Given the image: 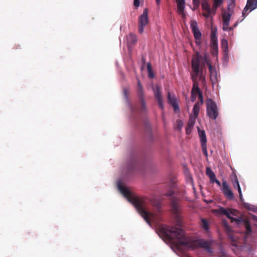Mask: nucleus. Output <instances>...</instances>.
<instances>
[{"mask_svg": "<svg viewBox=\"0 0 257 257\" xmlns=\"http://www.w3.org/2000/svg\"><path fill=\"white\" fill-rule=\"evenodd\" d=\"M174 191L170 190L167 192L165 195L171 197V207L172 212L176 216H178L180 212V206L179 203V200L178 198L174 197L173 195Z\"/></svg>", "mask_w": 257, "mask_h": 257, "instance_id": "nucleus-7", "label": "nucleus"}, {"mask_svg": "<svg viewBox=\"0 0 257 257\" xmlns=\"http://www.w3.org/2000/svg\"><path fill=\"white\" fill-rule=\"evenodd\" d=\"M206 175L209 177V178H211V176H214L215 175L214 172H212L211 169L209 167L206 168Z\"/></svg>", "mask_w": 257, "mask_h": 257, "instance_id": "nucleus-32", "label": "nucleus"}, {"mask_svg": "<svg viewBox=\"0 0 257 257\" xmlns=\"http://www.w3.org/2000/svg\"><path fill=\"white\" fill-rule=\"evenodd\" d=\"M168 99L169 101V102L172 105V106L173 107L175 111L179 110V106L177 103L176 99L175 98L174 96H171V93L170 92H168Z\"/></svg>", "mask_w": 257, "mask_h": 257, "instance_id": "nucleus-18", "label": "nucleus"}, {"mask_svg": "<svg viewBox=\"0 0 257 257\" xmlns=\"http://www.w3.org/2000/svg\"><path fill=\"white\" fill-rule=\"evenodd\" d=\"M200 4V0H193V8L192 10L193 11H195L197 9H198L199 7Z\"/></svg>", "mask_w": 257, "mask_h": 257, "instance_id": "nucleus-29", "label": "nucleus"}, {"mask_svg": "<svg viewBox=\"0 0 257 257\" xmlns=\"http://www.w3.org/2000/svg\"><path fill=\"white\" fill-rule=\"evenodd\" d=\"M198 98L200 100V105H201L203 103V97L202 93H199V94H198Z\"/></svg>", "mask_w": 257, "mask_h": 257, "instance_id": "nucleus-35", "label": "nucleus"}, {"mask_svg": "<svg viewBox=\"0 0 257 257\" xmlns=\"http://www.w3.org/2000/svg\"><path fill=\"white\" fill-rule=\"evenodd\" d=\"M206 115L212 120H215L218 116L219 110L216 102L211 98L206 100Z\"/></svg>", "mask_w": 257, "mask_h": 257, "instance_id": "nucleus-5", "label": "nucleus"}, {"mask_svg": "<svg viewBox=\"0 0 257 257\" xmlns=\"http://www.w3.org/2000/svg\"><path fill=\"white\" fill-rule=\"evenodd\" d=\"M153 205L156 207V209H157L158 211H160V209H161V205L159 202H157L153 204Z\"/></svg>", "mask_w": 257, "mask_h": 257, "instance_id": "nucleus-36", "label": "nucleus"}, {"mask_svg": "<svg viewBox=\"0 0 257 257\" xmlns=\"http://www.w3.org/2000/svg\"><path fill=\"white\" fill-rule=\"evenodd\" d=\"M153 90L155 97L158 103L159 106L161 109H163L164 108V104L161 88L159 86H156V87L153 89Z\"/></svg>", "mask_w": 257, "mask_h": 257, "instance_id": "nucleus-12", "label": "nucleus"}, {"mask_svg": "<svg viewBox=\"0 0 257 257\" xmlns=\"http://www.w3.org/2000/svg\"><path fill=\"white\" fill-rule=\"evenodd\" d=\"M237 24H238V21H237V22H236L234 24L233 27H228V30H227V31H232V30L233 29V28H235V27H236L237 26Z\"/></svg>", "mask_w": 257, "mask_h": 257, "instance_id": "nucleus-42", "label": "nucleus"}, {"mask_svg": "<svg viewBox=\"0 0 257 257\" xmlns=\"http://www.w3.org/2000/svg\"><path fill=\"white\" fill-rule=\"evenodd\" d=\"M253 218L254 220H255L257 222V216H253Z\"/></svg>", "mask_w": 257, "mask_h": 257, "instance_id": "nucleus-49", "label": "nucleus"}, {"mask_svg": "<svg viewBox=\"0 0 257 257\" xmlns=\"http://www.w3.org/2000/svg\"><path fill=\"white\" fill-rule=\"evenodd\" d=\"M117 186L120 192L136 207L138 213L145 219L146 222L151 225V222L157 223L160 219V216L155 213L150 212L147 210V201L145 197H140L133 195L131 192L120 182Z\"/></svg>", "mask_w": 257, "mask_h": 257, "instance_id": "nucleus-2", "label": "nucleus"}, {"mask_svg": "<svg viewBox=\"0 0 257 257\" xmlns=\"http://www.w3.org/2000/svg\"><path fill=\"white\" fill-rule=\"evenodd\" d=\"M202 10L204 11H210V6L208 4V0H202L201 4Z\"/></svg>", "mask_w": 257, "mask_h": 257, "instance_id": "nucleus-22", "label": "nucleus"}, {"mask_svg": "<svg viewBox=\"0 0 257 257\" xmlns=\"http://www.w3.org/2000/svg\"><path fill=\"white\" fill-rule=\"evenodd\" d=\"M197 94H195L194 93H191V100L192 102H194L196 98Z\"/></svg>", "mask_w": 257, "mask_h": 257, "instance_id": "nucleus-40", "label": "nucleus"}, {"mask_svg": "<svg viewBox=\"0 0 257 257\" xmlns=\"http://www.w3.org/2000/svg\"><path fill=\"white\" fill-rule=\"evenodd\" d=\"M123 94H124V95H125V97H126V96H127V89H124L123 90Z\"/></svg>", "mask_w": 257, "mask_h": 257, "instance_id": "nucleus-46", "label": "nucleus"}, {"mask_svg": "<svg viewBox=\"0 0 257 257\" xmlns=\"http://www.w3.org/2000/svg\"><path fill=\"white\" fill-rule=\"evenodd\" d=\"M140 4V0H134V5L136 8H138L139 7Z\"/></svg>", "mask_w": 257, "mask_h": 257, "instance_id": "nucleus-38", "label": "nucleus"}, {"mask_svg": "<svg viewBox=\"0 0 257 257\" xmlns=\"http://www.w3.org/2000/svg\"><path fill=\"white\" fill-rule=\"evenodd\" d=\"M159 233L164 238L174 243L177 247L183 245L193 249L197 247L204 248L208 252H212L211 246L212 241L199 239L192 240L186 237L184 231L178 228L169 226L165 224H161L158 228Z\"/></svg>", "mask_w": 257, "mask_h": 257, "instance_id": "nucleus-1", "label": "nucleus"}, {"mask_svg": "<svg viewBox=\"0 0 257 257\" xmlns=\"http://www.w3.org/2000/svg\"><path fill=\"white\" fill-rule=\"evenodd\" d=\"M216 211L220 214L225 215L228 219H230L232 221H235L237 224H239L241 222H242L246 229V235H248L250 234V233L251 232V229L250 226V224L247 220L243 219L242 218L240 217L238 218H235L230 216L231 214L233 215H235L234 212L237 211L236 210L231 209H225L223 207H221L217 210H216Z\"/></svg>", "mask_w": 257, "mask_h": 257, "instance_id": "nucleus-4", "label": "nucleus"}, {"mask_svg": "<svg viewBox=\"0 0 257 257\" xmlns=\"http://www.w3.org/2000/svg\"><path fill=\"white\" fill-rule=\"evenodd\" d=\"M190 27L195 40L198 41L200 40L202 35L198 28L197 22L195 20L191 21L190 23Z\"/></svg>", "mask_w": 257, "mask_h": 257, "instance_id": "nucleus-11", "label": "nucleus"}, {"mask_svg": "<svg viewBox=\"0 0 257 257\" xmlns=\"http://www.w3.org/2000/svg\"><path fill=\"white\" fill-rule=\"evenodd\" d=\"M205 12L206 13H203L202 15L204 17L208 18L211 16V14L209 11H205Z\"/></svg>", "mask_w": 257, "mask_h": 257, "instance_id": "nucleus-39", "label": "nucleus"}, {"mask_svg": "<svg viewBox=\"0 0 257 257\" xmlns=\"http://www.w3.org/2000/svg\"><path fill=\"white\" fill-rule=\"evenodd\" d=\"M177 128L179 130L182 129L183 126V122L181 119H178L176 121Z\"/></svg>", "mask_w": 257, "mask_h": 257, "instance_id": "nucleus-30", "label": "nucleus"}, {"mask_svg": "<svg viewBox=\"0 0 257 257\" xmlns=\"http://www.w3.org/2000/svg\"><path fill=\"white\" fill-rule=\"evenodd\" d=\"M202 146V152L203 154L206 156H208V153H207V145L206 144H201Z\"/></svg>", "mask_w": 257, "mask_h": 257, "instance_id": "nucleus-31", "label": "nucleus"}, {"mask_svg": "<svg viewBox=\"0 0 257 257\" xmlns=\"http://www.w3.org/2000/svg\"><path fill=\"white\" fill-rule=\"evenodd\" d=\"M196 43L197 45H200L201 43L200 40H198V41L196 40Z\"/></svg>", "mask_w": 257, "mask_h": 257, "instance_id": "nucleus-48", "label": "nucleus"}, {"mask_svg": "<svg viewBox=\"0 0 257 257\" xmlns=\"http://www.w3.org/2000/svg\"><path fill=\"white\" fill-rule=\"evenodd\" d=\"M207 65H208V66L209 68V71L211 73L212 72V66L210 63H207Z\"/></svg>", "mask_w": 257, "mask_h": 257, "instance_id": "nucleus-44", "label": "nucleus"}, {"mask_svg": "<svg viewBox=\"0 0 257 257\" xmlns=\"http://www.w3.org/2000/svg\"><path fill=\"white\" fill-rule=\"evenodd\" d=\"M137 41V37L136 35L131 33L127 36V43L128 48H131L135 45Z\"/></svg>", "mask_w": 257, "mask_h": 257, "instance_id": "nucleus-17", "label": "nucleus"}, {"mask_svg": "<svg viewBox=\"0 0 257 257\" xmlns=\"http://www.w3.org/2000/svg\"><path fill=\"white\" fill-rule=\"evenodd\" d=\"M156 4L157 6H159L161 3V0H156Z\"/></svg>", "mask_w": 257, "mask_h": 257, "instance_id": "nucleus-47", "label": "nucleus"}, {"mask_svg": "<svg viewBox=\"0 0 257 257\" xmlns=\"http://www.w3.org/2000/svg\"><path fill=\"white\" fill-rule=\"evenodd\" d=\"M231 14L227 13H224L222 15L223 23H225L227 25V24H229L230 20Z\"/></svg>", "mask_w": 257, "mask_h": 257, "instance_id": "nucleus-21", "label": "nucleus"}, {"mask_svg": "<svg viewBox=\"0 0 257 257\" xmlns=\"http://www.w3.org/2000/svg\"><path fill=\"white\" fill-rule=\"evenodd\" d=\"M200 106L201 105H200L199 102L197 101V102L195 103L193 106V113L194 116H193V117H195V119H196V117L198 116Z\"/></svg>", "mask_w": 257, "mask_h": 257, "instance_id": "nucleus-19", "label": "nucleus"}, {"mask_svg": "<svg viewBox=\"0 0 257 257\" xmlns=\"http://www.w3.org/2000/svg\"><path fill=\"white\" fill-rule=\"evenodd\" d=\"M210 181L212 183H214L215 182V180H216L215 177V175L214 176H211V178H209Z\"/></svg>", "mask_w": 257, "mask_h": 257, "instance_id": "nucleus-43", "label": "nucleus"}, {"mask_svg": "<svg viewBox=\"0 0 257 257\" xmlns=\"http://www.w3.org/2000/svg\"><path fill=\"white\" fill-rule=\"evenodd\" d=\"M218 257H231L230 255L226 253L223 249H220V253Z\"/></svg>", "mask_w": 257, "mask_h": 257, "instance_id": "nucleus-34", "label": "nucleus"}, {"mask_svg": "<svg viewBox=\"0 0 257 257\" xmlns=\"http://www.w3.org/2000/svg\"><path fill=\"white\" fill-rule=\"evenodd\" d=\"M201 226L205 230L208 231L209 230V225L207 220L204 218L201 219Z\"/></svg>", "mask_w": 257, "mask_h": 257, "instance_id": "nucleus-23", "label": "nucleus"}, {"mask_svg": "<svg viewBox=\"0 0 257 257\" xmlns=\"http://www.w3.org/2000/svg\"><path fill=\"white\" fill-rule=\"evenodd\" d=\"M212 49V54L213 56H215L218 53V44H212L211 45Z\"/></svg>", "mask_w": 257, "mask_h": 257, "instance_id": "nucleus-27", "label": "nucleus"}, {"mask_svg": "<svg viewBox=\"0 0 257 257\" xmlns=\"http://www.w3.org/2000/svg\"><path fill=\"white\" fill-rule=\"evenodd\" d=\"M233 186L234 188H236L238 190V192L239 193V199H240V202H242V205L243 206V207L248 210H251V211H256V209L257 208H256L254 206L252 205H251L249 203H246V202H244L243 201V197H242V192H241V188H240V186L239 185V182H238V180L236 176L234 178V180L233 182Z\"/></svg>", "mask_w": 257, "mask_h": 257, "instance_id": "nucleus-6", "label": "nucleus"}, {"mask_svg": "<svg viewBox=\"0 0 257 257\" xmlns=\"http://www.w3.org/2000/svg\"><path fill=\"white\" fill-rule=\"evenodd\" d=\"M218 7V6L213 5L212 8H210V11H209L211 15H214L216 14V10Z\"/></svg>", "mask_w": 257, "mask_h": 257, "instance_id": "nucleus-33", "label": "nucleus"}, {"mask_svg": "<svg viewBox=\"0 0 257 257\" xmlns=\"http://www.w3.org/2000/svg\"><path fill=\"white\" fill-rule=\"evenodd\" d=\"M221 47L224 52L228 50V42L225 39L221 40Z\"/></svg>", "mask_w": 257, "mask_h": 257, "instance_id": "nucleus-26", "label": "nucleus"}, {"mask_svg": "<svg viewBox=\"0 0 257 257\" xmlns=\"http://www.w3.org/2000/svg\"><path fill=\"white\" fill-rule=\"evenodd\" d=\"M222 191L226 198L231 200L233 199V193L229 188L228 184L225 180L222 182Z\"/></svg>", "mask_w": 257, "mask_h": 257, "instance_id": "nucleus-14", "label": "nucleus"}, {"mask_svg": "<svg viewBox=\"0 0 257 257\" xmlns=\"http://www.w3.org/2000/svg\"><path fill=\"white\" fill-rule=\"evenodd\" d=\"M196 121V119L195 117H193L192 115H190L189 117V119L188 120L187 126L186 127V133L187 135H189L192 131V129L193 128L195 123Z\"/></svg>", "mask_w": 257, "mask_h": 257, "instance_id": "nucleus-16", "label": "nucleus"}, {"mask_svg": "<svg viewBox=\"0 0 257 257\" xmlns=\"http://www.w3.org/2000/svg\"><path fill=\"white\" fill-rule=\"evenodd\" d=\"M229 24H227V25H225V23H223L222 29L224 31H227L228 29Z\"/></svg>", "mask_w": 257, "mask_h": 257, "instance_id": "nucleus-41", "label": "nucleus"}, {"mask_svg": "<svg viewBox=\"0 0 257 257\" xmlns=\"http://www.w3.org/2000/svg\"><path fill=\"white\" fill-rule=\"evenodd\" d=\"M177 3V8L178 13L181 15L183 18L185 17L184 13L185 9V0H176Z\"/></svg>", "mask_w": 257, "mask_h": 257, "instance_id": "nucleus-15", "label": "nucleus"}, {"mask_svg": "<svg viewBox=\"0 0 257 257\" xmlns=\"http://www.w3.org/2000/svg\"><path fill=\"white\" fill-rule=\"evenodd\" d=\"M218 44L217 38L214 32H212L211 34V45Z\"/></svg>", "mask_w": 257, "mask_h": 257, "instance_id": "nucleus-24", "label": "nucleus"}, {"mask_svg": "<svg viewBox=\"0 0 257 257\" xmlns=\"http://www.w3.org/2000/svg\"><path fill=\"white\" fill-rule=\"evenodd\" d=\"M147 70L148 72V76L150 78H153L154 77V74L153 72L151 64L150 63L147 64Z\"/></svg>", "mask_w": 257, "mask_h": 257, "instance_id": "nucleus-25", "label": "nucleus"}, {"mask_svg": "<svg viewBox=\"0 0 257 257\" xmlns=\"http://www.w3.org/2000/svg\"><path fill=\"white\" fill-rule=\"evenodd\" d=\"M148 10L147 8L143 11V14L139 17V32L142 34L144 32V28L149 23Z\"/></svg>", "mask_w": 257, "mask_h": 257, "instance_id": "nucleus-8", "label": "nucleus"}, {"mask_svg": "<svg viewBox=\"0 0 257 257\" xmlns=\"http://www.w3.org/2000/svg\"><path fill=\"white\" fill-rule=\"evenodd\" d=\"M199 56H200V57H201V58L200 59V63H199V66H200V64L201 63L202 60L203 59V58H202V57L201 55H199ZM202 66H201V68H200V66H199V75H198V76H199V79L201 80H203L204 79V78L203 77V75H202Z\"/></svg>", "mask_w": 257, "mask_h": 257, "instance_id": "nucleus-28", "label": "nucleus"}, {"mask_svg": "<svg viewBox=\"0 0 257 257\" xmlns=\"http://www.w3.org/2000/svg\"><path fill=\"white\" fill-rule=\"evenodd\" d=\"M257 8V0H247L246 5L244 8L242 14L243 18H245L248 14L247 12L249 10L251 12Z\"/></svg>", "mask_w": 257, "mask_h": 257, "instance_id": "nucleus-10", "label": "nucleus"}, {"mask_svg": "<svg viewBox=\"0 0 257 257\" xmlns=\"http://www.w3.org/2000/svg\"><path fill=\"white\" fill-rule=\"evenodd\" d=\"M198 134L199 135L200 139V143L201 144H206L207 139L206 137V134L204 131L198 130Z\"/></svg>", "mask_w": 257, "mask_h": 257, "instance_id": "nucleus-20", "label": "nucleus"}, {"mask_svg": "<svg viewBox=\"0 0 257 257\" xmlns=\"http://www.w3.org/2000/svg\"><path fill=\"white\" fill-rule=\"evenodd\" d=\"M137 94L141 102V110L143 112L147 111V106L145 100L143 87L139 80H138Z\"/></svg>", "mask_w": 257, "mask_h": 257, "instance_id": "nucleus-9", "label": "nucleus"}, {"mask_svg": "<svg viewBox=\"0 0 257 257\" xmlns=\"http://www.w3.org/2000/svg\"><path fill=\"white\" fill-rule=\"evenodd\" d=\"M222 3V0H214L213 5L219 7Z\"/></svg>", "mask_w": 257, "mask_h": 257, "instance_id": "nucleus-37", "label": "nucleus"}, {"mask_svg": "<svg viewBox=\"0 0 257 257\" xmlns=\"http://www.w3.org/2000/svg\"><path fill=\"white\" fill-rule=\"evenodd\" d=\"M201 57L199 56V53H197L193 56L191 62V68L192 73L191 74V79L193 82V87L191 90V93L199 94L201 93L199 88L198 83L197 82V78L199 74V63Z\"/></svg>", "mask_w": 257, "mask_h": 257, "instance_id": "nucleus-3", "label": "nucleus"}, {"mask_svg": "<svg viewBox=\"0 0 257 257\" xmlns=\"http://www.w3.org/2000/svg\"><path fill=\"white\" fill-rule=\"evenodd\" d=\"M138 163V160L137 156H133L130 158L127 165L128 173L132 172L137 168Z\"/></svg>", "mask_w": 257, "mask_h": 257, "instance_id": "nucleus-13", "label": "nucleus"}, {"mask_svg": "<svg viewBox=\"0 0 257 257\" xmlns=\"http://www.w3.org/2000/svg\"><path fill=\"white\" fill-rule=\"evenodd\" d=\"M214 183H216L219 186H220L221 185V183H220V181L217 179L215 180Z\"/></svg>", "mask_w": 257, "mask_h": 257, "instance_id": "nucleus-45", "label": "nucleus"}]
</instances>
